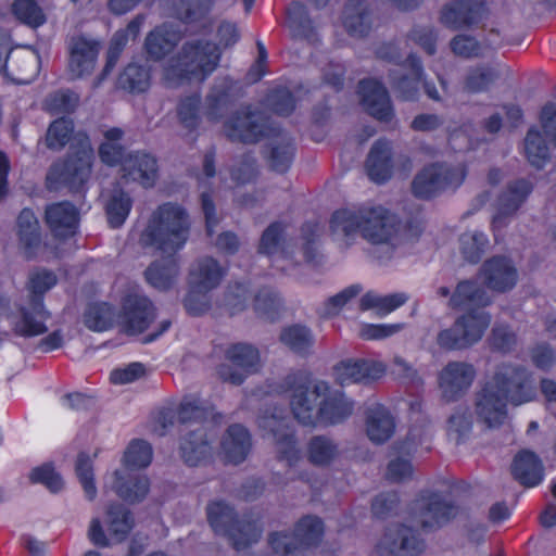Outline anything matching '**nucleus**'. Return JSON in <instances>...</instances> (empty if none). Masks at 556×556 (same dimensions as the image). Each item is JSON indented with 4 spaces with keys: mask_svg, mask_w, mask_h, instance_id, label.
Here are the masks:
<instances>
[{
    "mask_svg": "<svg viewBox=\"0 0 556 556\" xmlns=\"http://www.w3.org/2000/svg\"><path fill=\"white\" fill-rule=\"evenodd\" d=\"M189 231V216L181 205L165 202L153 212L140 241L144 247H152L166 256L152 262L144 271L152 287L165 291L174 286L179 274L176 254L185 247Z\"/></svg>",
    "mask_w": 556,
    "mask_h": 556,
    "instance_id": "nucleus-1",
    "label": "nucleus"
},
{
    "mask_svg": "<svg viewBox=\"0 0 556 556\" xmlns=\"http://www.w3.org/2000/svg\"><path fill=\"white\" fill-rule=\"evenodd\" d=\"M320 237V225L316 220H307L301 226V250L304 261L312 264L318 254V241Z\"/></svg>",
    "mask_w": 556,
    "mask_h": 556,
    "instance_id": "nucleus-59",
    "label": "nucleus"
},
{
    "mask_svg": "<svg viewBox=\"0 0 556 556\" xmlns=\"http://www.w3.org/2000/svg\"><path fill=\"white\" fill-rule=\"evenodd\" d=\"M236 83L229 76L217 79L205 96L204 114L207 121L219 122L235 102Z\"/></svg>",
    "mask_w": 556,
    "mask_h": 556,
    "instance_id": "nucleus-25",
    "label": "nucleus"
},
{
    "mask_svg": "<svg viewBox=\"0 0 556 556\" xmlns=\"http://www.w3.org/2000/svg\"><path fill=\"white\" fill-rule=\"evenodd\" d=\"M252 447V439L249 430L240 425H230L222 441L225 459L230 464H241L248 457Z\"/></svg>",
    "mask_w": 556,
    "mask_h": 556,
    "instance_id": "nucleus-33",
    "label": "nucleus"
},
{
    "mask_svg": "<svg viewBox=\"0 0 556 556\" xmlns=\"http://www.w3.org/2000/svg\"><path fill=\"white\" fill-rule=\"evenodd\" d=\"M296 147L293 138H283L271 146L267 157L271 170L278 174L287 173L294 160Z\"/></svg>",
    "mask_w": 556,
    "mask_h": 556,
    "instance_id": "nucleus-52",
    "label": "nucleus"
},
{
    "mask_svg": "<svg viewBox=\"0 0 556 556\" xmlns=\"http://www.w3.org/2000/svg\"><path fill=\"white\" fill-rule=\"evenodd\" d=\"M99 49V42L96 40H89L83 36L75 38L70 48L71 74L76 78L90 75L96 66Z\"/></svg>",
    "mask_w": 556,
    "mask_h": 556,
    "instance_id": "nucleus-30",
    "label": "nucleus"
},
{
    "mask_svg": "<svg viewBox=\"0 0 556 556\" xmlns=\"http://www.w3.org/2000/svg\"><path fill=\"white\" fill-rule=\"evenodd\" d=\"M400 66L406 73L399 74L397 71H390L391 86L399 93L401 100L415 101L425 78L422 61L416 53L412 52L400 63Z\"/></svg>",
    "mask_w": 556,
    "mask_h": 556,
    "instance_id": "nucleus-21",
    "label": "nucleus"
},
{
    "mask_svg": "<svg viewBox=\"0 0 556 556\" xmlns=\"http://www.w3.org/2000/svg\"><path fill=\"white\" fill-rule=\"evenodd\" d=\"M459 243L464 258L471 264H477L486 250L489 239L485 233L480 231L465 232L460 236Z\"/></svg>",
    "mask_w": 556,
    "mask_h": 556,
    "instance_id": "nucleus-56",
    "label": "nucleus"
},
{
    "mask_svg": "<svg viewBox=\"0 0 556 556\" xmlns=\"http://www.w3.org/2000/svg\"><path fill=\"white\" fill-rule=\"evenodd\" d=\"M76 476L84 489L85 495L89 501H93L97 496V486L94 481L93 462L90 456L80 452L77 455L75 464Z\"/></svg>",
    "mask_w": 556,
    "mask_h": 556,
    "instance_id": "nucleus-58",
    "label": "nucleus"
},
{
    "mask_svg": "<svg viewBox=\"0 0 556 556\" xmlns=\"http://www.w3.org/2000/svg\"><path fill=\"white\" fill-rule=\"evenodd\" d=\"M225 131L232 142L257 143L267 136V125L250 105L237 110L225 123Z\"/></svg>",
    "mask_w": 556,
    "mask_h": 556,
    "instance_id": "nucleus-19",
    "label": "nucleus"
},
{
    "mask_svg": "<svg viewBox=\"0 0 556 556\" xmlns=\"http://www.w3.org/2000/svg\"><path fill=\"white\" fill-rule=\"evenodd\" d=\"M498 77V71L492 66H475L467 72L463 81V88L471 94L486 92Z\"/></svg>",
    "mask_w": 556,
    "mask_h": 556,
    "instance_id": "nucleus-47",
    "label": "nucleus"
},
{
    "mask_svg": "<svg viewBox=\"0 0 556 556\" xmlns=\"http://www.w3.org/2000/svg\"><path fill=\"white\" fill-rule=\"evenodd\" d=\"M342 23L350 37L364 38L372 27L371 11L363 0H348Z\"/></svg>",
    "mask_w": 556,
    "mask_h": 556,
    "instance_id": "nucleus-35",
    "label": "nucleus"
},
{
    "mask_svg": "<svg viewBox=\"0 0 556 556\" xmlns=\"http://www.w3.org/2000/svg\"><path fill=\"white\" fill-rule=\"evenodd\" d=\"M152 85V68L149 65L130 62L123 67L115 80L116 90L131 96L147 93Z\"/></svg>",
    "mask_w": 556,
    "mask_h": 556,
    "instance_id": "nucleus-31",
    "label": "nucleus"
},
{
    "mask_svg": "<svg viewBox=\"0 0 556 556\" xmlns=\"http://www.w3.org/2000/svg\"><path fill=\"white\" fill-rule=\"evenodd\" d=\"M214 0H184L179 9V18L185 24H192L205 18Z\"/></svg>",
    "mask_w": 556,
    "mask_h": 556,
    "instance_id": "nucleus-62",
    "label": "nucleus"
},
{
    "mask_svg": "<svg viewBox=\"0 0 556 556\" xmlns=\"http://www.w3.org/2000/svg\"><path fill=\"white\" fill-rule=\"evenodd\" d=\"M17 237L27 260H31L42 244L39 220L34 211L24 207L17 216Z\"/></svg>",
    "mask_w": 556,
    "mask_h": 556,
    "instance_id": "nucleus-32",
    "label": "nucleus"
},
{
    "mask_svg": "<svg viewBox=\"0 0 556 556\" xmlns=\"http://www.w3.org/2000/svg\"><path fill=\"white\" fill-rule=\"evenodd\" d=\"M288 25L292 36L308 42L317 40L316 28L308 10L301 1H292L287 9Z\"/></svg>",
    "mask_w": 556,
    "mask_h": 556,
    "instance_id": "nucleus-38",
    "label": "nucleus"
},
{
    "mask_svg": "<svg viewBox=\"0 0 556 556\" xmlns=\"http://www.w3.org/2000/svg\"><path fill=\"white\" fill-rule=\"evenodd\" d=\"M510 472L513 478L525 488H535L545 478L542 459L530 450H522L515 455Z\"/></svg>",
    "mask_w": 556,
    "mask_h": 556,
    "instance_id": "nucleus-29",
    "label": "nucleus"
},
{
    "mask_svg": "<svg viewBox=\"0 0 556 556\" xmlns=\"http://www.w3.org/2000/svg\"><path fill=\"white\" fill-rule=\"evenodd\" d=\"M479 276L488 289L500 293L510 291L518 281L517 268L511 260L504 255H494L485 260Z\"/></svg>",
    "mask_w": 556,
    "mask_h": 556,
    "instance_id": "nucleus-22",
    "label": "nucleus"
},
{
    "mask_svg": "<svg viewBox=\"0 0 556 556\" xmlns=\"http://www.w3.org/2000/svg\"><path fill=\"white\" fill-rule=\"evenodd\" d=\"M45 222L54 238L66 240L79 229V210L70 201L53 202L46 206Z\"/></svg>",
    "mask_w": 556,
    "mask_h": 556,
    "instance_id": "nucleus-23",
    "label": "nucleus"
},
{
    "mask_svg": "<svg viewBox=\"0 0 556 556\" xmlns=\"http://www.w3.org/2000/svg\"><path fill=\"white\" fill-rule=\"evenodd\" d=\"M180 39V33L173 27L167 25L157 26L146 37V53L149 59L161 61L176 48Z\"/></svg>",
    "mask_w": 556,
    "mask_h": 556,
    "instance_id": "nucleus-36",
    "label": "nucleus"
},
{
    "mask_svg": "<svg viewBox=\"0 0 556 556\" xmlns=\"http://www.w3.org/2000/svg\"><path fill=\"white\" fill-rule=\"evenodd\" d=\"M386 370L381 362L364 358L341 361L333 368L336 380L342 387L352 383H370L383 377Z\"/></svg>",
    "mask_w": 556,
    "mask_h": 556,
    "instance_id": "nucleus-24",
    "label": "nucleus"
},
{
    "mask_svg": "<svg viewBox=\"0 0 556 556\" xmlns=\"http://www.w3.org/2000/svg\"><path fill=\"white\" fill-rule=\"evenodd\" d=\"M106 525L110 534L122 542L132 530L135 520L127 507L121 503H112L106 509Z\"/></svg>",
    "mask_w": 556,
    "mask_h": 556,
    "instance_id": "nucleus-43",
    "label": "nucleus"
},
{
    "mask_svg": "<svg viewBox=\"0 0 556 556\" xmlns=\"http://www.w3.org/2000/svg\"><path fill=\"white\" fill-rule=\"evenodd\" d=\"M93 151L89 143H80L66 157L54 162L46 176L50 190L67 188L71 192H81L90 177Z\"/></svg>",
    "mask_w": 556,
    "mask_h": 556,
    "instance_id": "nucleus-10",
    "label": "nucleus"
},
{
    "mask_svg": "<svg viewBox=\"0 0 556 556\" xmlns=\"http://www.w3.org/2000/svg\"><path fill=\"white\" fill-rule=\"evenodd\" d=\"M276 440L277 458L286 462L289 467H293L301 459V450L298 447V440L294 429L290 428L283 421H279V427L271 430Z\"/></svg>",
    "mask_w": 556,
    "mask_h": 556,
    "instance_id": "nucleus-40",
    "label": "nucleus"
},
{
    "mask_svg": "<svg viewBox=\"0 0 556 556\" xmlns=\"http://www.w3.org/2000/svg\"><path fill=\"white\" fill-rule=\"evenodd\" d=\"M226 275L217 260L212 256L200 257L189 273V285L198 289L212 291L217 288Z\"/></svg>",
    "mask_w": 556,
    "mask_h": 556,
    "instance_id": "nucleus-34",
    "label": "nucleus"
},
{
    "mask_svg": "<svg viewBox=\"0 0 556 556\" xmlns=\"http://www.w3.org/2000/svg\"><path fill=\"white\" fill-rule=\"evenodd\" d=\"M533 191V184L526 178L515 179L498 195V205L504 213L515 214Z\"/></svg>",
    "mask_w": 556,
    "mask_h": 556,
    "instance_id": "nucleus-41",
    "label": "nucleus"
},
{
    "mask_svg": "<svg viewBox=\"0 0 556 556\" xmlns=\"http://www.w3.org/2000/svg\"><path fill=\"white\" fill-rule=\"evenodd\" d=\"M292 392L290 407L299 424L306 427H331L344 424L354 413L355 402L343 391L330 390L328 382L313 381L312 374L299 370L285 379Z\"/></svg>",
    "mask_w": 556,
    "mask_h": 556,
    "instance_id": "nucleus-2",
    "label": "nucleus"
},
{
    "mask_svg": "<svg viewBox=\"0 0 556 556\" xmlns=\"http://www.w3.org/2000/svg\"><path fill=\"white\" fill-rule=\"evenodd\" d=\"M219 46L211 40L195 39L182 43L163 68V79L169 87H179L192 80H206L218 67Z\"/></svg>",
    "mask_w": 556,
    "mask_h": 556,
    "instance_id": "nucleus-6",
    "label": "nucleus"
},
{
    "mask_svg": "<svg viewBox=\"0 0 556 556\" xmlns=\"http://www.w3.org/2000/svg\"><path fill=\"white\" fill-rule=\"evenodd\" d=\"M176 414L180 425L198 426L182 437L180 443V456L185 464L198 466L211 454V445L204 429L211 410L199 397L188 395L179 403Z\"/></svg>",
    "mask_w": 556,
    "mask_h": 556,
    "instance_id": "nucleus-8",
    "label": "nucleus"
},
{
    "mask_svg": "<svg viewBox=\"0 0 556 556\" xmlns=\"http://www.w3.org/2000/svg\"><path fill=\"white\" fill-rule=\"evenodd\" d=\"M523 146L525 156L530 165L543 169L551 160V148L543 134L536 127H530Z\"/></svg>",
    "mask_w": 556,
    "mask_h": 556,
    "instance_id": "nucleus-39",
    "label": "nucleus"
},
{
    "mask_svg": "<svg viewBox=\"0 0 556 556\" xmlns=\"http://www.w3.org/2000/svg\"><path fill=\"white\" fill-rule=\"evenodd\" d=\"M365 168L369 179L378 185L391 179L394 170L393 149L387 139H378L371 146Z\"/></svg>",
    "mask_w": 556,
    "mask_h": 556,
    "instance_id": "nucleus-26",
    "label": "nucleus"
},
{
    "mask_svg": "<svg viewBox=\"0 0 556 556\" xmlns=\"http://www.w3.org/2000/svg\"><path fill=\"white\" fill-rule=\"evenodd\" d=\"M132 203L131 197L124 190L113 191L105 204L108 224L111 228L117 229L125 224L132 208Z\"/></svg>",
    "mask_w": 556,
    "mask_h": 556,
    "instance_id": "nucleus-45",
    "label": "nucleus"
},
{
    "mask_svg": "<svg viewBox=\"0 0 556 556\" xmlns=\"http://www.w3.org/2000/svg\"><path fill=\"white\" fill-rule=\"evenodd\" d=\"M206 516L213 531L228 538L236 551L248 548L262 535V529L255 520L241 519L236 509L225 501L210 502Z\"/></svg>",
    "mask_w": 556,
    "mask_h": 556,
    "instance_id": "nucleus-9",
    "label": "nucleus"
},
{
    "mask_svg": "<svg viewBox=\"0 0 556 556\" xmlns=\"http://www.w3.org/2000/svg\"><path fill=\"white\" fill-rule=\"evenodd\" d=\"M74 121L68 116L55 118L46 132V146L49 150L61 151L70 142L74 134Z\"/></svg>",
    "mask_w": 556,
    "mask_h": 556,
    "instance_id": "nucleus-51",
    "label": "nucleus"
},
{
    "mask_svg": "<svg viewBox=\"0 0 556 556\" xmlns=\"http://www.w3.org/2000/svg\"><path fill=\"white\" fill-rule=\"evenodd\" d=\"M11 13L20 23L34 29L47 22L46 13L36 0H13Z\"/></svg>",
    "mask_w": 556,
    "mask_h": 556,
    "instance_id": "nucleus-50",
    "label": "nucleus"
},
{
    "mask_svg": "<svg viewBox=\"0 0 556 556\" xmlns=\"http://www.w3.org/2000/svg\"><path fill=\"white\" fill-rule=\"evenodd\" d=\"M489 14L485 0H451L440 10V23L450 30L477 28Z\"/></svg>",
    "mask_w": 556,
    "mask_h": 556,
    "instance_id": "nucleus-14",
    "label": "nucleus"
},
{
    "mask_svg": "<svg viewBox=\"0 0 556 556\" xmlns=\"http://www.w3.org/2000/svg\"><path fill=\"white\" fill-rule=\"evenodd\" d=\"M465 165L452 166L445 163L425 165L412 181V193L420 200H432L448 189L455 190L465 180Z\"/></svg>",
    "mask_w": 556,
    "mask_h": 556,
    "instance_id": "nucleus-12",
    "label": "nucleus"
},
{
    "mask_svg": "<svg viewBox=\"0 0 556 556\" xmlns=\"http://www.w3.org/2000/svg\"><path fill=\"white\" fill-rule=\"evenodd\" d=\"M115 308L109 302L90 303L84 313V321L92 331H106L113 327Z\"/></svg>",
    "mask_w": 556,
    "mask_h": 556,
    "instance_id": "nucleus-46",
    "label": "nucleus"
},
{
    "mask_svg": "<svg viewBox=\"0 0 556 556\" xmlns=\"http://www.w3.org/2000/svg\"><path fill=\"white\" fill-rule=\"evenodd\" d=\"M153 458L151 444L143 439H134L124 453L125 468L112 475L111 489L124 502L135 504L142 502L150 491V480L146 475L134 470L147 468Z\"/></svg>",
    "mask_w": 556,
    "mask_h": 556,
    "instance_id": "nucleus-7",
    "label": "nucleus"
},
{
    "mask_svg": "<svg viewBox=\"0 0 556 556\" xmlns=\"http://www.w3.org/2000/svg\"><path fill=\"white\" fill-rule=\"evenodd\" d=\"M156 317V307L146 295L127 294L123 298L119 323L130 336L143 333Z\"/></svg>",
    "mask_w": 556,
    "mask_h": 556,
    "instance_id": "nucleus-18",
    "label": "nucleus"
},
{
    "mask_svg": "<svg viewBox=\"0 0 556 556\" xmlns=\"http://www.w3.org/2000/svg\"><path fill=\"white\" fill-rule=\"evenodd\" d=\"M377 549L382 556H420L426 549V541L412 527L395 523L387 528Z\"/></svg>",
    "mask_w": 556,
    "mask_h": 556,
    "instance_id": "nucleus-16",
    "label": "nucleus"
},
{
    "mask_svg": "<svg viewBox=\"0 0 556 556\" xmlns=\"http://www.w3.org/2000/svg\"><path fill=\"white\" fill-rule=\"evenodd\" d=\"M339 455L338 444L327 435H314L307 443L308 460L316 466L330 465Z\"/></svg>",
    "mask_w": 556,
    "mask_h": 556,
    "instance_id": "nucleus-48",
    "label": "nucleus"
},
{
    "mask_svg": "<svg viewBox=\"0 0 556 556\" xmlns=\"http://www.w3.org/2000/svg\"><path fill=\"white\" fill-rule=\"evenodd\" d=\"M477 376L472 364L451 361L440 371L438 383L446 402L460 399L472 386Z\"/></svg>",
    "mask_w": 556,
    "mask_h": 556,
    "instance_id": "nucleus-20",
    "label": "nucleus"
},
{
    "mask_svg": "<svg viewBox=\"0 0 556 556\" xmlns=\"http://www.w3.org/2000/svg\"><path fill=\"white\" fill-rule=\"evenodd\" d=\"M357 92L365 112L380 123L389 124L395 118V110L386 86L376 78L358 81Z\"/></svg>",
    "mask_w": 556,
    "mask_h": 556,
    "instance_id": "nucleus-17",
    "label": "nucleus"
},
{
    "mask_svg": "<svg viewBox=\"0 0 556 556\" xmlns=\"http://www.w3.org/2000/svg\"><path fill=\"white\" fill-rule=\"evenodd\" d=\"M58 282L56 276L50 270H42L34 274L29 278V304H35V307L43 309L45 294L52 289Z\"/></svg>",
    "mask_w": 556,
    "mask_h": 556,
    "instance_id": "nucleus-57",
    "label": "nucleus"
},
{
    "mask_svg": "<svg viewBox=\"0 0 556 556\" xmlns=\"http://www.w3.org/2000/svg\"><path fill=\"white\" fill-rule=\"evenodd\" d=\"M365 429L370 442L377 445L383 444L395 432V417L387 406L376 403L365 412Z\"/></svg>",
    "mask_w": 556,
    "mask_h": 556,
    "instance_id": "nucleus-27",
    "label": "nucleus"
},
{
    "mask_svg": "<svg viewBox=\"0 0 556 556\" xmlns=\"http://www.w3.org/2000/svg\"><path fill=\"white\" fill-rule=\"evenodd\" d=\"M400 217L382 205H362L357 210H336L329 220L333 235L350 238L357 232L370 244L388 247L400 242Z\"/></svg>",
    "mask_w": 556,
    "mask_h": 556,
    "instance_id": "nucleus-5",
    "label": "nucleus"
},
{
    "mask_svg": "<svg viewBox=\"0 0 556 556\" xmlns=\"http://www.w3.org/2000/svg\"><path fill=\"white\" fill-rule=\"evenodd\" d=\"M264 102L273 113L285 117L290 116L296 108L293 92L283 86L269 89Z\"/></svg>",
    "mask_w": 556,
    "mask_h": 556,
    "instance_id": "nucleus-54",
    "label": "nucleus"
},
{
    "mask_svg": "<svg viewBox=\"0 0 556 556\" xmlns=\"http://www.w3.org/2000/svg\"><path fill=\"white\" fill-rule=\"evenodd\" d=\"M79 104V96L71 89H59L48 94L45 110L51 115H70Z\"/></svg>",
    "mask_w": 556,
    "mask_h": 556,
    "instance_id": "nucleus-53",
    "label": "nucleus"
},
{
    "mask_svg": "<svg viewBox=\"0 0 556 556\" xmlns=\"http://www.w3.org/2000/svg\"><path fill=\"white\" fill-rule=\"evenodd\" d=\"M408 300L405 293H392L384 296L378 295L371 291L366 292L359 301V309L363 312L376 309L379 315H387Z\"/></svg>",
    "mask_w": 556,
    "mask_h": 556,
    "instance_id": "nucleus-49",
    "label": "nucleus"
},
{
    "mask_svg": "<svg viewBox=\"0 0 556 556\" xmlns=\"http://www.w3.org/2000/svg\"><path fill=\"white\" fill-rule=\"evenodd\" d=\"M225 357L236 369L222 364L217 368V374L223 381L235 386H241L250 374L257 370L260 363L258 350L248 343L230 344L225 352Z\"/></svg>",
    "mask_w": 556,
    "mask_h": 556,
    "instance_id": "nucleus-15",
    "label": "nucleus"
},
{
    "mask_svg": "<svg viewBox=\"0 0 556 556\" xmlns=\"http://www.w3.org/2000/svg\"><path fill=\"white\" fill-rule=\"evenodd\" d=\"M20 318L14 323L13 331L23 338H34L41 336L48 331L46 321L50 318V312L43 307L39 309L35 304L29 307L21 306Z\"/></svg>",
    "mask_w": 556,
    "mask_h": 556,
    "instance_id": "nucleus-37",
    "label": "nucleus"
},
{
    "mask_svg": "<svg viewBox=\"0 0 556 556\" xmlns=\"http://www.w3.org/2000/svg\"><path fill=\"white\" fill-rule=\"evenodd\" d=\"M29 481L34 484L45 485L52 493L60 492L64 486L62 476L55 471L52 463H45L33 468L29 472Z\"/></svg>",
    "mask_w": 556,
    "mask_h": 556,
    "instance_id": "nucleus-60",
    "label": "nucleus"
},
{
    "mask_svg": "<svg viewBox=\"0 0 556 556\" xmlns=\"http://www.w3.org/2000/svg\"><path fill=\"white\" fill-rule=\"evenodd\" d=\"M282 301L271 288H261L254 296V309L265 319L275 321L279 318Z\"/></svg>",
    "mask_w": 556,
    "mask_h": 556,
    "instance_id": "nucleus-55",
    "label": "nucleus"
},
{
    "mask_svg": "<svg viewBox=\"0 0 556 556\" xmlns=\"http://www.w3.org/2000/svg\"><path fill=\"white\" fill-rule=\"evenodd\" d=\"M279 340L289 350L301 356L308 355L315 342L311 329L300 324L285 327L280 332Z\"/></svg>",
    "mask_w": 556,
    "mask_h": 556,
    "instance_id": "nucleus-42",
    "label": "nucleus"
},
{
    "mask_svg": "<svg viewBox=\"0 0 556 556\" xmlns=\"http://www.w3.org/2000/svg\"><path fill=\"white\" fill-rule=\"evenodd\" d=\"M202 97L199 92L181 97L176 106V113L179 124L188 130L194 132L201 125Z\"/></svg>",
    "mask_w": 556,
    "mask_h": 556,
    "instance_id": "nucleus-44",
    "label": "nucleus"
},
{
    "mask_svg": "<svg viewBox=\"0 0 556 556\" xmlns=\"http://www.w3.org/2000/svg\"><path fill=\"white\" fill-rule=\"evenodd\" d=\"M123 172L125 178L138 182L143 188H152L157 179V160L147 152H131L123 163Z\"/></svg>",
    "mask_w": 556,
    "mask_h": 556,
    "instance_id": "nucleus-28",
    "label": "nucleus"
},
{
    "mask_svg": "<svg viewBox=\"0 0 556 556\" xmlns=\"http://www.w3.org/2000/svg\"><path fill=\"white\" fill-rule=\"evenodd\" d=\"M257 175L256 159L250 152L243 153L238 164L230 172L231 179L238 185L252 182L256 179Z\"/></svg>",
    "mask_w": 556,
    "mask_h": 556,
    "instance_id": "nucleus-63",
    "label": "nucleus"
},
{
    "mask_svg": "<svg viewBox=\"0 0 556 556\" xmlns=\"http://www.w3.org/2000/svg\"><path fill=\"white\" fill-rule=\"evenodd\" d=\"M285 235V226L281 222H273L263 231L257 252L260 254L274 256L281 248Z\"/></svg>",
    "mask_w": 556,
    "mask_h": 556,
    "instance_id": "nucleus-61",
    "label": "nucleus"
},
{
    "mask_svg": "<svg viewBox=\"0 0 556 556\" xmlns=\"http://www.w3.org/2000/svg\"><path fill=\"white\" fill-rule=\"evenodd\" d=\"M325 525L321 518L306 515L300 518L292 535L286 531H275L268 536V544L274 554L263 553L249 556H300L303 551L316 547L323 540Z\"/></svg>",
    "mask_w": 556,
    "mask_h": 556,
    "instance_id": "nucleus-11",
    "label": "nucleus"
},
{
    "mask_svg": "<svg viewBox=\"0 0 556 556\" xmlns=\"http://www.w3.org/2000/svg\"><path fill=\"white\" fill-rule=\"evenodd\" d=\"M400 502L396 491L381 492L371 502L372 515L378 519H386L399 509Z\"/></svg>",
    "mask_w": 556,
    "mask_h": 556,
    "instance_id": "nucleus-64",
    "label": "nucleus"
},
{
    "mask_svg": "<svg viewBox=\"0 0 556 556\" xmlns=\"http://www.w3.org/2000/svg\"><path fill=\"white\" fill-rule=\"evenodd\" d=\"M413 509L420 518L425 531H434L453 521L460 514V506L447 501L439 491H421L413 502Z\"/></svg>",
    "mask_w": 556,
    "mask_h": 556,
    "instance_id": "nucleus-13",
    "label": "nucleus"
},
{
    "mask_svg": "<svg viewBox=\"0 0 556 556\" xmlns=\"http://www.w3.org/2000/svg\"><path fill=\"white\" fill-rule=\"evenodd\" d=\"M535 396L531 372L522 365L503 364L477 393L476 413L488 428H498L508 415V404L518 406Z\"/></svg>",
    "mask_w": 556,
    "mask_h": 556,
    "instance_id": "nucleus-3",
    "label": "nucleus"
},
{
    "mask_svg": "<svg viewBox=\"0 0 556 556\" xmlns=\"http://www.w3.org/2000/svg\"><path fill=\"white\" fill-rule=\"evenodd\" d=\"M490 303L485 289L476 280L459 281L450 298V306L454 309H468L452 327L438 333L437 343L440 349L457 351L480 341L491 323V315L484 311Z\"/></svg>",
    "mask_w": 556,
    "mask_h": 556,
    "instance_id": "nucleus-4",
    "label": "nucleus"
}]
</instances>
